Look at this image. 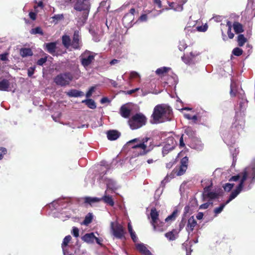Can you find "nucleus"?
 Returning a JSON list of instances; mask_svg holds the SVG:
<instances>
[{"label": "nucleus", "mask_w": 255, "mask_h": 255, "mask_svg": "<svg viewBox=\"0 0 255 255\" xmlns=\"http://www.w3.org/2000/svg\"><path fill=\"white\" fill-rule=\"evenodd\" d=\"M255 180V172H249V171L246 170L245 172L243 173L239 184L237 186L236 189L232 191L229 199L225 203L221 204L219 207L216 208L214 209V212L215 214V216L220 214L223 211L225 206L237 197L242 191H246L250 190L253 187V184Z\"/></svg>", "instance_id": "obj_1"}, {"label": "nucleus", "mask_w": 255, "mask_h": 255, "mask_svg": "<svg viewBox=\"0 0 255 255\" xmlns=\"http://www.w3.org/2000/svg\"><path fill=\"white\" fill-rule=\"evenodd\" d=\"M151 117L154 124L171 121L172 118V109L166 105H158L154 107Z\"/></svg>", "instance_id": "obj_2"}, {"label": "nucleus", "mask_w": 255, "mask_h": 255, "mask_svg": "<svg viewBox=\"0 0 255 255\" xmlns=\"http://www.w3.org/2000/svg\"><path fill=\"white\" fill-rule=\"evenodd\" d=\"M150 138L148 137L143 138L141 140L139 138H134L127 142V144L129 145L132 143H134L131 146L134 149L133 152L135 156L142 155L147 153L150 149L147 147V142Z\"/></svg>", "instance_id": "obj_3"}, {"label": "nucleus", "mask_w": 255, "mask_h": 255, "mask_svg": "<svg viewBox=\"0 0 255 255\" xmlns=\"http://www.w3.org/2000/svg\"><path fill=\"white\" fill-rule=\"evenodd\" d=\"M146 118L141 113L136 114L131 117L128 120V125L130 128L132 129H136L145 125L146 123Z\"/></svg>", "instance_id": "obj_4"}, {"label": "nucleus", "mask_w": 255, "mask_h": 255, "mask_svg": "<svg viewBox=\"0 0 255 255\" xmlns=\"http://www.w3.org/2000/svg\"><path fill=\"white\" fill-rule=\"evenodd\" d=\"M96 55V53L88 50H86L80 55L79 59L81 64L85 69H87L92 64Z\"/></svg>", "instance_id": "obj_5"}, {"label": "nucleus", "mask_w": 255, "mask_h": 255, "mask_svg": "<svg viewBox=\"0 0 255 255\" xmlns=\"http://www.w3.org/2000/svg\"><path fill=\"white\" fill-rule=\"evenodd\" d=\"M90 0H78L74 4V8L77 11H83V17L86 19L90 10Z\"/></svg>", "instance_id": "obj_6"}, {"label": "nucleus", "mask_w": 255, "mask_h": 255, "mask_svg": "<svg viewBox=\"0 0 255 255\" xmlns=\"http://www.w3.org/2000/svg\"><path fill=\"white\" fill-rule=\"evenodd\" d=\"M112 234L116 238L121 239L124 237L126 232L123 226L117 222H112L110 224Z\"/></svg>", "instance_id": "obj_7"}, {"label": "nucleus", "mask_w": 255, "mask_h": 255, "mask_svg": "<svg viewBox=\"0 0 255 255\" xmlns=\"http://www.w3.org/2000/svg\"><path fill=\"white\" fill-rule=\"evenodd\" d=\"M72 79L70 73H65L57 75L54 79V82L58 85L65 86L69 84Z\"/></svg>", "instance_id": "obj_8"}, {"label": "nucleus", "mask_w": 255, "mask_h": 255, "mask_svg": "<svg viewBox=\"0 0 255 255\" xmlns=\"http://www.w3.org/2000/svg\"><path fill=\"white\" fill-rule=\"evenodd\" d=\"M158 216V213L155 208L151 210L150 217L151 218V224L153 227L154 230L156 231L162 232L163 231L164 228L158 226V222H159Z\"/></svg>", "instance_id": "obj_9"}, {"label": "nucleus", "mask_w": 255, "mask_h": 255, "mask_svg": "<svg viewBox=\"0 0 255 255\" xmlns=\"http://www.w3.org/2000/svg\"><path fill=\"white\" fill-rule=\"evenodd\" d=\"M68 204L67 199H59L51 203L49 206L51 208H53L56 210H59L60 209L66 208Z\"/></svg>", "instance_id": "obj_10"}, {"label": "nucleus", "mask_w": 255, "mask_h": 255, "mask_svg": "<svg viewBox=\"0 0 255 255\" xmlns=\"http://www.w3.org/2000/svg\"><path fill=\"white\" fill-rule=\"evenodd\" d=\"M203 196L205 199L213 200L217 198L219 196V194L216 191H211V187L208 186L204 188Z\"/></svg>", "instance_id": "obj_11"}, {"label": "nucleus", "mask_w": 255, "mask_h": 255, "mask_svg": "<svg viewBox=\"0 0 255 255\" xmlns=\"http://www.w3.org/2000/svg\"><path fill=\"white\" fill-rule=\"evenodd\" d=\"M82 46L81 41H80V36L79 31H75L71 41V46L75 49H80Z\"/></svg>", "instance_id": "obj_12"}, {"label": "nucleus", "mask_w": 255, "mask_h": 255, "mask_svg": "<svg viewBox=\"0 0 255 255\" xmlns=\"http://www.w3.org/2000/svg\"><path fill=\"white\" fill-rule=\"evenodd\" d=\"M168 142H171V144H166L163 147L162 154L164 156L173 150L176 145V142L172 137H168Z\"/></svg>", "instance_id": "obj_13"}, {"label": "nucleus", "mask_w": 255, "mask_h": 255, "mask_svg": "<svg viewBox=\"0 0 255 255\" xmlns=\"http://www.w3.org/2000/svg\"><path fill=\"white\" fill-rule=\"evenodd\" d=\"M134 15L126 13L123 18V23L125 27H130L133 25Z\"/></svg>", "instance_id": "obj_14"}, {"label": "nucleus", "mask_w": 255, "mask_h": 255, "mask_svg": "<svg viewBox=\"0 0 255 255\" xmlns=\"http://www.w3.org/2000/svg\"><path fill=\"white\" fill-rule=\"evenodd\" d=\"M191 147L197 150L200 151L203 149L204 144L200 139L197 138H194L191 143Z\"/></svg>", "instance_id": "obj_15"}, {"label": "nucleus", "mask_w": 255, "mask_h": 255, "mask_svg": "<svg viewBox=\"0 0 255 255\" xmlns=\"http://www.w3.org/2000/svg\"><path fill=\"white\" fill-rule=\"evenodd\" d=\"M197 225V222L193 216L191 217L188 220L187 225L186 228V231L189 234L192 232L195 226Z\"/></svg>", "instance_id": "obj_16"}, {"label": "nucleus", "mask_w": 255, "mask_h": 255, "mask_svg": "<svg viewBox=\"0 0 255 255\" xmlns=\"http://www.w3.org/2000/svg\"><path fill=\"white\" fill-rule=\"evenodd\" d=\"M135 246L136 249L143 255H152L151 252L143 243L137 244Z\"/></svg>", "instance_id": "obj_17"}, {"label": "nucleus", "mask_w": 255, "mask_h": 255, "mask_svg": "<svg viewBox=\"0 0 255 255\" xmlns=\"http://www.w3.org/2000/svg\"><path fill=\"white\" fill-rule=\"evenodd\" d=\"M56 44V42L47 43L45 44L46 50L53 56L55 55Z\"/></svg>", "instance_id": "obj_18"}, {"label": "nucleus", "mask_w": 255, "mask_h": 255, "mask_svg": "<svg viewBox=\"0 0 255 255\" xmlns=\"http://www.w3.org/2000/svg\"><path fill=\"white\" fill-rule=\"evenodd\" d=\"M95 239H96V236L94 235V233H90L86 234L82 238V239L85 242H86L88 244H93L94 243Z\"/></svg>", "instance_id": "obj_19"}, {"label": "nucleus", "mask_w": 255, "mask_h": 255, "mask_svg": "<svg viewBox=\"0 0 255 255\" xmlns=\"http://www.w3.org/2000/svg\"><path fill=\"white\" fill-rule=\"evenodd\" d=\"M107 134L108 139L110 140H116L120 135V133L115 130H109Z\"/></svg>", "instance_id": "obj_20"}, {"label": "nucleus", "mask_w": 255, "mask_h": 255, "mask_svg": "<svg viewBox=\"0 0 255 255\" xmlns=\"http://www.w3.org/2000/svg\"><path fill=\"white\" fill-rule=\"evenodd\" d=\"M106 184L108 189L115 190L118 188L119 186L117 182L111 179H107L106 180Z\"/></svg>", "instance_id": "obj_21"}, {"label": "nucleus", "mask_w": 255, "mask_h": 255, "mask_svg": "<svg viewBox=\"0 0 255 255\" xmlns=\"http://www.w3.org/2000/svg\"><path fill=\"white\" fill-rule=\"evenodd\" d=\"M169 6H170V9H172L175 11H181L183 9V6L181 4H177L174 2H168ZM166 10L169 9V8H166Z\"/></svg>", "instance_id": "obj_22"}, {"label": "nucleus", "mask_w": 255, "mask_h": 255, "mask_svg": "<svg viewBox=\"0 0 255 255\" xmlns=\"http://www.w3.org/2000/svg\"><path fill=\"white\" fill-rule=\"evenodd\" d=\"M67 95L70 97H78L83 96L84 93L77 90H71L67 93Z\"/></svg>", "instance_id": "obj_23"}, {"label": "nucleus", "mask_w": 255, "mask_h": 255, "mask_svg": "<svg viewBox=\"0 0 255 255\" xmlns=\"http://www.w3.org/2000/svg\"><path fill=\"white\" fill-rule=\"evenodd\" d=\"M120 113L121 116L125 118H128L129 117L130 114V110L128 109L126 106H123L120 109Z\"/></svg>", "instance_id": "obj_24"}, {"label": "nucleus", "mask_w": 255, "mask_h": 255, "mask_svg": "<svg viewBox=\"0 0 255 255\" xmlns=\"http://www.w3.org/2000/svg\"><path fill=\"white\" fill-rule=\"evenodd\" d=\"M9 87V82L6 79L0 81V91H7Z\"/></svg>", "instance_id": "obj_25"}, {"label": "nucleus", "mask_w": 255, "mask_h": 255, "mask_svg": "<svg viewBox=\"0 0 255 255\" xmlns=\"http://www.w3.org/2000/svg\"><path fill=\"white\" fill-rule=\"evenodd\" d=\"M62 44L66 48H68L71 46V41L70 37L68 35H64L62 37Z\"/></svg>", "instance_id": "obj_26"}, {"label": "nucleus", "mask_w": 255, "mask_h": 255, "mask_svg": "<svg viewBox=\"0 0 255 255\" xmlns=\"http://www.w3.org/2000/svg\"><path fill=\"white\" fill-rule=\"evenodd\" d=\"M103 200L106 203L113 206L114 205V202L111 196L107 195V191H105V195L101 199Z\"/></svg>", "instance_id": "obj_27"}, {"label": "nucleus", "mask_w": 255, "mask_h": 255, "mask_svg": "<svg viewBox=\"0 0 255 255\" xmlns=\"http://www.w3.org/2000/svg\"><path fill=\"white\" fill-rule=\"evenodd\" d=\"M233 27L235 32L237 34L244 31L242 25L238 22H235L233 24Z\"/></svg>", "instance_id": "obj_28"}, {"label": "nucleus", "mask_w": 255, "mask_h": 255, "mask_svg": "<svg viewBox=\"0 0 255 255\" xmlns=\"http://www.w3.org/2000/svg\"><path fill=\"white\" fill-rule=\"evenodd\" d=\"M198 54L197 53H194L192 52L190 53V56L186 57L185 56H183L182 57V59L184 62L187 64H189L191 63V62L193 60V58L195 56H197Z\"/></svg>", "instance_id": "obj_29"}, {"label": "nucleus", "mask_w": 255, "mask_h": 255, "mask_svg": "<svg viewBox=\"0 0 255 255\" xmlns=\"http://www.w3.org/2000/svg\"><path fill=\"white\" fill-rule=\"evenodd\" d=\"M165 237L170 241L175 240L177 237V233L175 230L169 232L165 234Z\"/></svg>", "instance_id": "obj_30"}, {"label": "nucleus", "mask_w": 255, "mask_h": 255, "mask_svg": "<svg viewBox=\"0 0 255 255\" xmlns=\"http://www.w3.org/2000/svg\"><path fill=\"white\" fill-rule=\"evenodd\" d=\"M82 103H85L89 108L95 109L96 108L95 102L92 99H87L82 101Z\"/></svg>", "instance_id": "obj_31"}, {"label": "nucleus", "mask_w": 255, "mask_h": 255, "mask_svg": "<svg viewBox=\"0 0 255 255\" xmlns=\"http://www.w3.org/2000/svg\"><path fill=\"white\" fill-rule=\"evenodd\" d=\"M230 151L233 156V165L235 163L236 161V157L239 153V149L235 147L232 146L230 148Z\"/></svg>", "instance_id": "obj_32"}, {"label": "nucleus", "mask_w": 255, "mask_h": 255, "mask_svg": "<svg viewBox=\"0 0 255 255\" xmlns=\"http://www.w3.org/2000/svg\"><path fill=\"white\" fill-rule=\"evenodd\" d=\"M185 133H186L190 138L195 137V131L191 127H186L185 129Z\"/></svg>", "instance_id": "obj_33"}, {"label": "nucleus", "mask_w": 255, "mask_h": 255, "mask_svg": "<svg viewBox=\"0 0 255 255\" xmlns=\"http://www.w3.org/2000/svg\"><path fill=\"white\" fill-rule=\"evenodd\" d=\"M101 200V199L97 197H86L84 198L85 203L91 204L93 203L98 202Z\"/></svg>", "instance_id": "obj_34"}, {"label": "nucleus", "mask_w": 255, "mask_h": 255, "mask_svg": "<svg viewBox=\"0 0 255 255\" xmlns=\"http://www.w3.org/2000/svg\"><path fill=\"white\" fill-rule=\"evenodd\" d=\"M51 18L52 19L51 22L56 24L64 18V16L63 14H58L54 15Z\"/></svg>", "instance_id": "obj_35"}, {"label": "nucleus", "mask_w": 255, "mask_h": 255, "mask_svg": "<svg viewBox=\"0 0 255 255\" xmlns=\"http://www.w3.org/2000/svg\"><path fill=\"white\" fill-rule=\"evenodd\" d=\"M20 55L22 57H26L28 56H31L32 54V52L29 48H23L20 50Z\"/></svg>", "instance_id": "obj_36"}, {"label": "nucleus", "mask_w": 255, "mask_h": 255, "mask_svg": "<svg viewBox=\"0 0 255 255\" xmlns=\"http://www.w3.org/2000/svg\"><path fill=\"white\" fill-rule=\"evenodd\" d=\"M178 213V210H175L172 213L168 216L166 219H165V221L166 222H168L170 221H173L175 220L176 217H177Z\"/></svg>", "instance_id": "obj_37"}, {"label": "nucleus", "mask_w": 255, "mask_h": 255, "mask_svg": "<svg viewBox=\"0 0 255 255\" xmlns=\"http://www.w3.org/2000/svg\"><path fill=\"white\" fill-rule=\"evenodd\" d=\"M170 70V68L166 67H163L159 68H158L155 72L156 74L158 75H162L164 73H166L169 70Z\"/></svg>", "instance_id": "obj_38"}, {"label": "nucleus", "mask_w": 255, "mask_h": 255, "mask_svg": "<svg viewBox=\"0 0 255 255\" xmlns=\"http://www.w3.org/2000/svg\"><path fill=\"white\" fill-rule=\"evenodd\" d=\"M223 138L225 142L228 145H230L235 141V139L231 138L229 134H228L227 136L226 135H223Z\"/></svg>", "instance_id": "obj_39"}, {"label": "nucleus", "mask_w": 255, "mask_h": 255, "mask_svg": "<svg viewBox=\"0 0 255 255\" xmlns=\"http://www.w3.org/2000/svg\"><path fill=\"white\" fill-rule=\"evenodd\" d=\"M72 249V246H64L62 248L63 253L64 255H74L73 252L70 251Z\"/></svg>", "instance_id": "obj_40"}, {"label": "nucleus", "mask_w": 255, "mask_h": 255, "mask_svg": "<svg viewBox=\"0 0 255 255\" xmlns=\"http://www.w3.org/2000/svg\"><path fill=\"white\" fill-rule=\"evenodd\" d=\"M247 39L244 37V35L240 34L238 36V42L240 46H242L246 42Z\"/></svg>", "instance_id": "obj_41"}, {"label": "nucleus", "mask_w": 255, "mask_h": 255, "mask_svg": "<svg viewBox=\"0 0 255 255\" xmlns=\"http://www.w3.org/2000/svg\"><path fill=\"white\" fill-rule=\"evenodd\" d=\"M93 216L91 213H89L85 218L83 222V224L85 225H88L92 221Z\"/></svg>", "instance_id": "obj_42"}, {"label": "nucleus", "mask_w": 255, "mask_h": 255, "mask_svg": "<svg viewBox=\"0 0 255 255\" xmlns=\"http://www.w3.org/2000/svg\"><path fill=\"white\" fill-rule=\"evenodd\" d=\"M30 32L32 34H39L41 35H43V31H42V29L41 28V27H36L34 28H32L30 30Z\"/></svg>", "instance_id": "obj_43"}, {"label": "nucleus", "mask_w": 255, "mask_h": 255, "mask_svg": "<svg viewBox=\"0 0 255 255\" xmlns=\"http://www.w3.org/2000/svg\"><path fill=\"white\" fill-rule=\"evenodd\" d=\"M248 101L246 99L242 98L240 102V108L241 111H244L247 106Z\"/></svg>", "instance_id": "obj_44"}, {"label": "nucleus", "mask_w": 255, "mask_h": 255, "mask_svg": "<svg viewBox=\"0 0 255 255\" xmlns=\"http://www.w3.org/2000/svg\"><path fill=\"white\" fill-rule=\"evenodd\" d=\"M71 240V237L70 235L66 236L63 241L62 244V248H63L64 246H69L68 244L69 243L70 240Z\"/></svg>", "instance_id": "obj_45"}, {"label": "nucleus", "mask_w": 255, "mask_h": 255, "mask_svg": "<svg viewBox=\"0 0 255 255\" xmlns=\"http://www.w3.org/2000/svg\"><path fill=\"white\" fill-rule=\"evenodd\" d=\"M232 53L234 55L239 56L242 54L243 50L240 48L236 47L233 49Z\"/></svg>", "instance_id": "obj_46"}, {"label": "nucleus", "mask_w": 255, "mask_h": 255, "mask_svg": "<svg viewBox=\"0 0 255 255\" xmlns=\"http://www.w3.org/2000/svg\"><path fill=\"white\" fill-rule=\"evenodd\" d=\"M187 168V167L185 166L180 165L179 170L177 173V175L180 176L183 175L186 171Z\"/></svg>", "instance_id": "obj_47"}, {"label": "nucleus", "mask_w": 255, "mask_h": 255, "mask_svg": "<svg viewBox=\"0 0 255 255\" xmlns=\"http://www.w3.org/2000/svg\"><path fill=\"white\" fill-rule=\"evenodd\" d=\"M207 28H208V26H207V24H205V25H204L203 26H197L196 27V29L198 31H201V32H205V31H206L207 30Z\"/></svg>", "instance_id": "obj_48"}, {"label": "nucleus", "mask_w": 255, "mask_h": 255, "mask_svg": "<svg viewBox=\"0 0 255 255\" xmlns=\"http://www.w3.org/2000/svg\"><path fill=\"white\" fill-rule=\"evenodd\" d=\"M7 153V150L4 147H0V160L2 159L3 155Z\"/></svg>", "instance_id": "obj_49"}, {"label": "nucleus", "mask_w": 255, "mask_h": 255, "mask_svg": "<svg viewBox=\"0 0 255 255\" xmlns=\"http://www.w3.org/2000/svg\"><path fill=\"white\" fill-rule=\"evenodd\" d=\"M188 162V158L187 157H183L180 161V165L185 166L187 167V164Z\"/></svg>", "instance_id": "obj_50"}, {"label": "nucleus", "mask_w": 255, "mask_h": 255, "mask_svg": "<svg viewBox=\"0 0 255 255\" xmlns=\"http://www.w3.org/2000/svg\"><path fill=\"white\" fill-rule=\"evenodd\" d=\"M47 61V57L41 58L38 60L37 62V64L38 65L42 66L44 63H45Z\"/></svg>", "instance_id": "obj_51"}, {"label": "nucleus", "mask_w": 255, "mask_h": 255, "mask_svg": "<svg viewBox=\"0 0 255 255\" xmlns=\"http://www.w3.org/2000/svg\"><path fill=\"white\" fill-rule=\"evenodd\" d=\"M43 7V2L41 1H39L37 3V5H34V7L36 11H38V8L42 9Z\"/></svg>", "instance_id": "obj_52"}, {"label": "nucleus", "mask_w": 255, "mask_h": 255, "mask_svg": "<svg viewBox=\"0 0 255 255\" xmlns=\"http://www.w3.org/2000/svg\"><path fill=\"white\" fill-rule=\"evenodd\" d=\"M79 229L76 227H73L72 234L75 237H79Z\"/></svg>", "instance_id": "obj_53"}, {"label": "nucleus", "mask_w": 255, "mask_h": 255, "mask_svg": "<svg viewBox=\"0 0 255 255\" xmlns=\"http://www.w3.org/2000/svg\"><path fill=\"white\" fill-rule=\"evenodd\" d=\"M211 204H212V203H210V202H207V203H204L200 206L199 208L200 209H206L209 207V206Z\"/></svg>", "instance_id": "obj_54"}, {"label": "nucleus", "mask_w": 255, "mask_h": 255, "mask_svg": "<svg viewBox=\"0 0 255 255\" xmlns=\"http://www.w3.org/2000/svg\"><path fill=\"white\" fill-rule=\"evenodd\" d=\"M95 90V88L94 87H92L90 88V89L89 90L88 92L86 93V96L87 98H89L91 96L92 93Z\"/></svg>", "instance_id": "obj_55"}, {"label": "nucleus", "mask_w": 255, "mask_h": 255, "mask_svg": "<svg viewBox=\"0 0 255 255\" xmlns=\"http://www.w3.org/2000/svg\"><path fill=\"white\" fill-rule=\"evenodd\" d=\"M130 237L134 242H136L137 241V238L136 236L135 233L134 231L129 232Z\"/></svg>", "instance_id": "obj_56"}, {"label": "nucleus", "mask_w": 255, "mask_h": 255, "mask_svg": "<svg viewBox=\"0 0 255 255\" xmlns=\"http://www.w3.org/2000/svg\"><path fill=\"white\" fill-rule=\"evenodd\" d=\"M230 95L232 97H235L236 96V93L234 90V85L233 83H231V84Z\"/></svg>", "instance_id": "obj_57"}, {"label": "nucleus", "mask_w": 255, "mask_h": 255, "mask_svg": "<svg viewBox=\"0 0 255 255\" xmlns=\"http://www.w3.org/2000/svg\"><path fill=\"white\" fill-rule=\"evenodd\" d=\"M7 55H8V54L7 53L0 54V59L2 61L7 60Z\"/></svg>", "instance_id": "obj_58"}, {"label": "nucleus", "mask_w": 255, "mask_h": 255, "mask_svg": "<svg viewBox=\"0 0 255 255\" xmlns=\"http://www.w3.org/2000/svg\"><path fill=\"white\" fill-rule=\"evenodd\" d=\"M34 70H35V67H30L28 69L27 74H28V76L29 77L32 76V75L34 74Z\"/></svg>", "instance_id": "obj_59"}, {"label": "nucleus", "mask_w": 255, "mask_h": 255, "mask_svg": "<svg viewBox=\"0 0 255 255\" xmlns=\"http://www.w3.org/2000/svg\"><path fill=\"white\" fill-rule=\"evenodd\" d=\"M147 20V15L146 14H142L139 18L138 20L143 22Z\"/></svg>", "instance_id": "obj_60"}, {"label": "nucleus", "mask_w": 255, "mask_h": 255, "mask_svg": "<svg viewBox=\"0 0 255 255\" xmlns=\"http://www.w3.org/2000/svg\"><path fill=\"white\" fill-rule=\"evenodd\" d=\"M130 76L132 78H139V74L136 72L132 71L130 74Z\"/></svg>", "instance_id": "obj_61"}, {"label": "nucleus", "mask_w": 255, "mask_h": 255, "mask_svg": "<svg viewBox=\"0 0 255 255\" xmlns=\"http://www.w3.org/2000/svg\"><path fill=\"white\" fill-rule=\"evenodd\" d=\"M61 113H56L52 116V118H53V120H54L55 122H57L58 119L61 117Z\"/></svg>", "instance_id": "obj_62"}, {"label": "nucleus", "mask_w": 255, "mask_h": 255, "mask_svg": "<svg viewBox=\"0 0 255 255\" xmlns=\"http://www.w3.org/2000/svg\"><path fill=\"white\" fill-rule=\"evenodd\" d=\"M232 29H228L227 33L229 38L232 39L234 37V34L231 31Z\"/></svg>", "instance_id": "obj_63"}, {"label": "nucleus", "mask_w": 255, "mask_h": 255, "mask_svg": "<svg viewBox=\"0 0 255 255\" xmlns=\"http://www.w3.org/2000/svg\"><path fill=\"white\" fill-rule=\"evenodd\" d=\"M153 2L154 4H156L158 6V8L162 7V4L160 0H154Z\"/></svg>", "instance_id": "obj_64"}]
</instances>
